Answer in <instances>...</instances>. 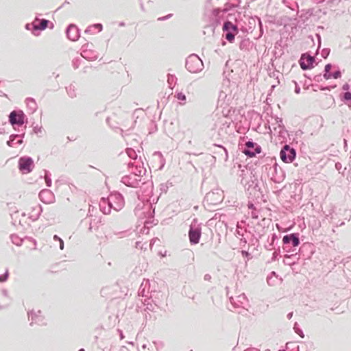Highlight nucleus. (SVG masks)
<instances>
[{
	"instance_id": "nucleus-1",
	"label": "nucleus",
	"mask_w": 351,
	"mask_h": 351,
	"mask_svg": "<svg viewBox=\"0 0 351 351\" xmlns=\"http://www.w3.org/2000/svg\"><path fill=\"white\" fill-rule=\"evenodd\" d=\"M300 243L299 233L286 234L282 238V250L285 252H297V247Z\"/></svg>"
},
{
	"instance_id": "nucleus-2",
	"label": "nucleus",
	"mask_w": 351,
	"mask_h": 351,
	"mask_svg": "<svg viewBox=\"0 0 351 351\" xmlns=\"http://www.w3.org/2000/svg\"><path fill=\"white\" fill-rule=\"evenodd\" d=\"M121 182L125 186L132 188H136L141 185H144L147 189H150L152 191V182L150 181H146L145 179L141 178H138L135 174L130 173L129 175L124 176L121 178Z\"/></svg>"
},
{
	"instance_id": "nucleus-3",
	"label": "nucleus",
	"mask_w": 351,
	"mask_h": 351,
	"mask_svg": "<svg viewBox=\"0 0 351 351\" xmlns=\"http://www.w3.org/2000/svg\"><path fill=\"white\" fill-rule=\"evenodd\" d=\"M185 66L190 73H197L204 69V64L197 55L193 53L186 59Z\"/></svg>"
},
{
	"instance_id": "nucleus-4",
	"label": "nucleus",
	"mask_w": 351,
	"mask_h": 351,
	"mask_svg": "<svg viewBox=\"0 0 351 351\" xmlns=\"http://www.w3.org/2000/svg\"><path fill=\"white\" fill-rule=\"evenodd\" d=\"M202 235V228L197 223V219H194L190 225L189 230V238L191 245H196L199 242Z\"/></svg>"
},
{
	"instance_id": "nucleus-5",
	"label": "nucleus",
	"mask_w": 351,
	"mask_h": 351,
	"mask_svg": "<svg viewBox=\"0 0 351 351\" xmlns=\"http://www.w3.org/2000/svg\"><path fill=\"white\" fill-rule=\"evenodd\" d=\"M223 36L230 43H232L235 36L239 33V29L237 25L233 24L229 21L224 22L223 25Z\"/></svg>"
},
{
	"instance_id": "nucleus-6",
	"label": "nucleus",
	"mask_w": 351,
	"mask_h": 351,
	"mask_svg": "<svg viewBox=\"0 0 351 351\" xmlns=\"http://www.w3.org/2000/svg\"><path fill=\"white\" fill-rule=\"evenodd\" d=\"M8 121L14 128L15 126H22L27 121V117L21 110H12L8 116Z\"/></svg>"
},
{
	"instance_id": "nucleus-7",
	"label": "nucleus",
	"mask_w": 351,
	"mask_h": 351,
	"mask_svg": "<svg viewBox=\"0 0 351 351\" xmlns=\"http://www.w3.org/2000/svg\"><path fill=\"white\" fill-rule=\"evenodd\" d=\"M34 167V162L30 156H25L19 159L18 168L22 173H29L32 171Z\"/></svg>"
},
{
	"instance_id": "nucleus-8",
	"label": "nucleus",
	"mask_w": 351,
	"mask_h": 351,
	"mask_svg": "<svg viewBox=\"0 0 351 351\" xmlns=\"http://www.w3.org/2000/svg\"><path fill=\"white\" fill-rule=\"evenodd\" d=\"M280 156L284 162L291 163L295 159L296 151L289 145L285 144L280 152Z\"/></svg>"
},
{
	"instance_id": "nucleus-9",
	"label": "nucleus",
	"mask_w": 351,
	"mask_h": 351,
	"mask_svg": "<svg viewBox=\"0 0 351 351\" xmlns=\"http://www.w3.org/2000/svg\"><path fill=\"white\" fill-rule=\"evenodd\" d=\"M108 198L110 201V204H111L112 209L116 211L121 210L125 205L124 198L123 195L119 192L115 191L111 193Z\"/></svg>"
},
{
	"instance_id": "nucleus-10",
	"label": "nucleus",
	"mask_w": 351,
	"mask_h": 351,
	"mask_svg": "<svg viewBox=\"0 0 351 351\" xmlns=\"http://www.w3.org/2000/svg\"><path fill=\"white\" fill-rule=\"evenodd\" d=\"M223 197V191L219 189H216L206 194L204 201L208 204L217 205L222 202Z\"/></svg>"
},
{
	"instance_id": "nucleus-11",
	"label": "nucleus",
	"mask_w": 351,
	"mask_h": 351,
	"mask_svg": "<svg viewBox=\"0 0 351 351\" xmlns=\"http://www.w3.org/2000/svg\"><path fill=\"white\" fill-rule=\"evenodd\" d=\"M269 173L271 175V180L275 183L282 182L285 178L284 171L276 162L270 167Z\"/></svg>"
},
{
	"instance_id": "nucleus-12",
	"label": "nucleus",
	"mask_w": 351,
	"mask_h": 351,
	"mask_svg": "<svg viewBox=\"0 0 351 351\" xmlns=\"http://www.w3.org/2000/svg\"><path fill=\"white\" fill-rule=\"evenodd\" d=\"M261 152V147L257 143L250 140L245 143L243 152L248 157L255 156Z\"/></svg>"
},
{
	"instance_id": "nucleus-13",
	"label": "nucleus",
	"mask_w": 351,
	"mask_h": 351,
	"mask_svg": "<svg viewBox=\"0 0 351 351\" xmlns=\"http://www.w3.org/2000/svg\"><path fill=\"white\" fill-rule=\"evenodd\" d=\"M28 318L31 320L30 326L37 324L39 326H43L46 324L45 317L41 315V311H34L32 310L28 312Z\"/></svg>"
},
{
	"instance_id": "nucleus-14",
	"label": "nucleus",
	"mask_w": 351,
	"mask_h": 351,
	"mask_svg": "<svg viewBox=\"0 0 351 351\" xmlns=\"http://www.w3.org/2000/svg\"><path fill=\"white\" fill-rule=\"evenodd\" d=\"M299 62L302 69L306 71L314 67L315 59L314 56L306 53L302 55Z\"/></svg>"
},
{
	"instance_id": "nucleus-15",
	"label": "nucleus",
	"mask_w": 351,
	"mask_h": 351,
	"mask_svg": "<svg viewBox=\"0 0 351 351\" xmlns=\"http://www.w3.org/2000/svg\"><path fill=\"white\" fill-rule=\"evenodd\" d=\"M49 23L47 19H40L36 17L33 21L32 34L36 35V32L45 29Z\"/></svg>"
},
{
	"instance_id": "nucleus-16",
	"label": "nucleus",
	"mask_w": 351,
	"mask_h": 351,
	"mask_svg": "<svg viewBox=\"0 0 351 351\" xmlns=\"http://www.w3.org/2000/svg\"><path fill=\"white\" fill-rule=\"evenodd\" d=\"M67 38L72 41H76L80 38V29L74 24H70L66 29Z\"/></svg>"
},
{
	"instance_id": "nucleus-17",
	"label": "nucleus",
	"mask_w": 351,
	"mask_h": 351,
	"mask_svg": "<svg viewBox=\"0 0 351 351\" xmlns=\"http://www.w3.org/2000/svg\"><path fill=\"white\" fill-rule=\"evenodd\" d=\"M213 147L217 148V150H214L213 153L217 156L215 158H218L219 160L227 161L228 159V150L221 145L213 144Z\"/></svg>"
},
{
	"instance_id": "nucleus-18",
	"label": "nucleus",
	"mask_w": 351,
	"mask_h": 351,
	"mask_svg": "<svg viewBox=\"0 0 351 351\" xmlns=\"http://www.w3.org/2000/svg\"><path fill=\"white\" fill-rule=\"evenodd\" d=\"M88 44L82 46V57L90 61L96 60L98 57L97 53L94 50L88 49Z\"/></svg>"
},
{
	"instance_id": "nucleus-19",
	"label": "nucleus",
	"mask_w": 351,
	"mask_h": 351,
	"mask_svg": "<svg viewBox=\"0 0 351 351\" xmlns=\"http://www.w3.org/2000/svg\"><path fill=\"white\" fill-rule=\"evenodd\" d=\"M38 196L40 201L45 204L52 203L54 200V195L49 189H43Z\"/></svg>"
},
{
	"instance_id": "nucleus-20",
	"label": "nucleus",
	"mask_w": 351,
	"mask_h": 351,
	"mask_svg": "<svg viewBox=\"0 0 351 351\" xmlns=\"http://www.w3.org/2000/svg\"><path fill=\"white\" fill-rule=\"evenodd\" d=\"M128 166L129 169H132L131 173L135 174V176L138 178H141L142 179H145L143 177L145 176L146 173L145 168H144L143 166L141 167L138 165H136L134 167L133 162H129Z\"/></svg>"
},
{
	"instance_id": "nucleus-21",
	"label": "nucleus",
	"mask_w": 351,
	"mask_h": 351,
	"mask_svg": "<svg viewBox=\"0 0 351 351\" xmlns=\"http://www.w3.org/2000/svg\"><path fill=\"white\" fill-rule=\"evenodd\" d=\"M100 210L104 214H110L111 209H112L110 201L108 197H102L99 204Z\"/></svg>"
},
{
	"instance_id": "nucleus-22",
	"label": "nucleus",
	"mask_w": 351,
	"mask_h": 351,
	"mask_svg": "<svg viewBox=\"0 0 351 351\" xmlns=\"http://www.w3.org/2000/svg\"><path fill=\"white\" fill-rule=\"evenodd\" d=\"M149 287L150 284L149 280H143L142 282L138 291V295H141L142 297H146L149 298Z\"/></svg>"
},
{
	"instance_id": "nucleus-23",
	"label": "nucleus",
	"mask_w": 351,
	"mask_h": 351,
	"mask_svg": "<svg viewBox=\"0 0 351 351\" xmlns=\"http://www.w3.org/2000/svg\"><path fill=\"white\" fill-rule=\"evenodd\" d=\"M291 254H286L283 259V263L287 265H294L300 258L298 252H290Z\"/></svg>"
},
{
	"instance_id": "nucleus-24",
	"label": "nucleus",
	"mask_w": 351,
	"mask_h": 351,
	"mask_svg": "<svg viewBox=\"0 0 351 351\" xmlns=\"http://www.w3.org/2000/svg\"><path fill=\"white\" fill-rule=\"evenodd\" d=\"M43 212V208L40 205L38 204L32 208V210L29 213V218L33 221H36Z\"/></svg>"
},
{
	"instance_id": "nucleus-25",
	"label": "nucleus",
	"mask_w": 351,
	"mask_h": 351,
	"mask_svg": "<svg viewBox=\"0 0 351 351\" xmlns=\"http://www.w3.org/2000/svg\"><path fill=\"white\" fill-rule=\"evenodd\" d=\"M230 302L235 307H239L241 305L245 304L247 302V298L244 293L238 295L236 299L233 297L230 298Z\"/></svg>"
},
{
	"instance_id": "nucleus-26",
	"label": "nucleus",
	"mask_w": 351,
	"mask_h": 351,
	"mask_svg": "<svg viewBox=\"0 0 351 351\" xmlns=\"http://www.w3.org/2000/svg\"><path fill=\"white\" fill-rule=\"evenodd\" d=\"M276 240H278V236L276 233H274L270 237H268L267 241V243L265 245V248L267 250H275L274 244Z\"/></svg>"
},
{
	"instance_id": "nucleus-27",
	"label": "nucleus",
	"mask_w": 351,
	"mask_h": 351,
	"mask_svg": "<svg viewBox=\"0 0 351 351\" xmlns=\"http://www.w3.org/2000/svg\"><path fill=\"white\" fill-rule=\"evenodd\" d=\"M282 3L289 9L299 13V5L297 0H282Z\"/></svg>"
},
{
	"instance_id": "nucleus-28",
	"label": "nucleus",
	"mask_w": 351,
	"mask_h": 351,
	"mask_svg": "<svg viewBox=\"0 0 351 351\" xmlns=\"http://www.w3.org/2000/svg\"><path fill=\"white\" fill-rule=\"evenodd\" d=\"M232 5L230 4V3H226L224 5V8L223 9L221 8H215L213 10V14L215 16H218L219 14L221 13V12H228L232 8Z\"/></svg>"
},
{
	"instance_id": "nucleus-29",
	"label": "nucleus",
	"mask_w": 351,
	"mask_h": 351,
	"mask_svg": "<svg viewBox=\"0 0 351 351\" xmlns=\"http://www.w3.org/2000/svg\"><path fill=\"white\" fill-rule=\"evenodd\" d=\"M97 30V32H101L103 29V25L101 23H95L94 25L88 26L86 30L85 33L86 34H94L95 32V30Z\"/></svg>"
},
{
	"instance_id": "nucleus-30",
	"label": "nucleus",
	"mask_w": 351,
	"mask_h": 351,
	"mask_svg": "<svg viewBox=\"0 0 351 351\" xmlns=\"http://www.w3.org/2000/svg\"><path fill=\"white\" fill-rule=\"evenodd\" d=\"M27 108L32 112H34L37 109V104L34 99L28 97L25 100Z\"/></svg>"
},
{
	"instance_id": "nucleus-31",
	"label": "nucleus",
	"mask_w": 351,
	"mask_h": 351,
	"mask_svg": "<svg viewBox=\"0 0 351 351\" xmlns=\"http://www.w3.org/2000/svg\"><path fill=\"white\" fill-rule=\"evenodd\" d=\"M341 100L349 107H351V93L346 91L341 94Z\"/></svg>"
},
{
	"instance_id": "nucleus-32",
	"label": "nucleus",
	"mask_w": 351,
	"mask_h": 351,
	"mask_svg": "<svg viewBox=\"0 0 351 351\" xmlns=\"http://www.w3.org/2000/svg\"><path fill=\"white\" fill-rule=\"evenodd\" d=\"M313 14V9L310 8L307 10H302L301 14L300 15V18L302 20L306 21L308 20L310 16Z\"/></svg>"
},
{
	"instance_id": "nucleus-33",
	"label": "nucleus",
	"mask_w": 351,
	"mask_h": 351,
	"mask_svg": "<svg viewBox=\"0 0 351 351\" xmlns=\"http://www.w3.org/2000/svg\"><path fill=\"white\" fill-rule=\"evenodd\" d=\"M245 221L241 220V221L237 223V229H236V235L237 237H243L244 231L243 229V226L245 224Z\"/></svg>"
},
{
	"instance_id": "nucleus-34",
	"label": "nucleus",
	"mask_w": 351,
	"mask_h": 351,
	"mask_svg": "<svg viewBox=\"0 0 351 351\" xmlns=\"http://www.w3.org/2000/svg\"><path fill=\"white\" fill-rule=\"evenodd\" d=\"M66 93L71 98H74L77 96L76 87L74 84H71L69 86L66 87Z\"/></svg>"
},
{
	"instance_id": "nucleus-35",
	"label": "nucleus",
	"mask_w": 351,
	"mask_h": 351,
	"mask_svg": "<svg viewBox=\"0 0 351 351\" xmlns=\"http://www.w3.org/2000/svg\"><path fill=\"white\" fill-rule=\"evenodd\" d=\"M251 46V42L249 38L243 39L239 44V48L241 50H249L250 47Z\"/></svg>"
},
{
	"instance_id": "nucleus-36",
	"label": "nucleus",
	"mask_w": 351,
	"mask_h": 351,
	"mask_svg": "<svg viewBox=\"0 0 351 351\" xmlns=\"http://www.w3.org/2000/svg\"><path fill=\"white\" fill-rule=\"evenodd\" d=\"M19 134H11L9 137V140L7 141V145L10 147H15V143L14 142L15 141H16V139L19 138Z\"/></svg>"
},
{
	"instance_id": "nucleus-37",
	"label": "nucleus",
	"mask_w": 351,
	"mask_h": 351,
	"mask_svg": "<svg viewBox=\"0 0 351 351\" xmlns=\"http://www.w3.org/2000/svg\"><path fill=\"white\" fill-rule=\"evenodd\" d=\"M332 65L330 63L326 64L323 74L324 79L326 80L330 79L329 75L331 73L330 69H332Z\"/></svg>"
},
{
	"instance_id": "nucleus-38",
	"label": "nucleus",
	"mask_w": 351,
	"mask_h": 351,
	"mask_svg": "<svg viewBox=\"0 0 351 351\" xmlns=\"http://www.w3.org/2000/svg\"><path fill=\"white\" fill-rule=\"evenodd\" d=\"M258 21V26H259V28H260V31H261V34L263 33V24H262V21L261 20V19L258 16H255V17H252L250 19V21H249V23L250 24H254L256 23V21Z\"/></svg>"
},
{
	"instance_id": "nucleus-39",
	"label": "nucleus",
	"mask_w": 351,
	"mask_h": 351,
	"mask_svg": "<svg viewBox=\"0 0 351 351\" xmlns=\"http://www.w3.org/2000/svg\"><path fill=\"white\" fill-rule=\"evenodd\" d=\"M10 239L12 242L13 244L17 245V246H21L23 243V240L21 238H20L18 235L16 234H11L10 235Z\"/></svg>"
},
{
	"instance_id": "nucleus-40",
	"label": "nucleus",
	"mask_w": 351,
	"mask_h": 351,
	"mask_svg": "<svg viewBox=\"0 0 351 351\" xmlns=\"http://www.w3.org/2000/svg\"><path fill=\"white\" fill-rule=\"evenodd\" d=\"M125 152H126L127 155L128 156V157L130 158L131 159L136 160L137 158V156H138L137 154L134 149L127 148L125 149Z\"/></svg>"
},
{
	"instance_id": "nucleus-41",
	"label": "nucleus",
	"mask_w": 351,
	"mask_h": 351,
	"mask_svg": "<svg viewBox=\"0 0 351 351\" xmlns=\"http://www.w3.org/2000/svg\"><path fill=\"white\" fill-rule=\"evenodd\" d=\"M45 172V180L47 186L50 187L51 186L52 182L50 178V173L47 170H44Z\"/></svg>"
},
{
	"instance_id": "nucleus-42",
	"label": "nucleus",
	"mask_w": 351,
	"mask_h": 351,
	"mask_svg": "<svg viewBox=\"0 0 351 351\" xmlns=\"http://www.w3.org/2000/svg\"><path fill=\"white\" fill-rule=\"evenodd\" d=\"M276 123L278 124V128L280 129V133H281L282 131H286L285 127L282 122V119L279 117H276L275 119Z\"/></svg>"
},
{
	"instance_id": "nucleus-43",
	"label": "nucleus",
	"mask_w": 351,
	"mask_h": 351,
	"mask_svg": "<svg viewBox=\"0 0 351 351\" xmlns=\"http://www.w3.org/2000/svg\"><path fill=\"white\" fill-rule=\"evenodd\" d=\"M109 228L112 231V232L114 235H118V236H120L121 237H122L123 234L125 232V230L116 231L114 230V225L112 222L109 224Z\"/></svg>"
},
{
	"instance_id": "nucleus-44",
	"label": "nucleus",
	"mask_w": 351,
	"mask_h": 351,
	"mask_svg": "<svg viewBox=\"0 0 351 351\" xmlns=\"http://www.w3.org/2000/svg\"><path fill=\"white\" fill-rule=\"evenodd\" d=\"M293 329L295 333H297L300 337L304 338V334L302 331V330L299 327L297 322L295 323Z\"/></svg>"
},
{
	"instance_id": "nucleus-45",
	"label": "nucleus",
	"mask_w": 351,
	"mask_h": 351,
	"mask_svg": "<svg viewBox=\"0 0 351 351\" xmlns=\"http://www.w3.org/2000/svg\"><path fill=\"white\" fill-rule=\"evenodd\" d=\"M53 239L54 241H58L59 243V247L61 250H62L64 246L63 240L56 234L53 236Z\"/></svg>"
},
{
	"instance_id": "nucleus-46",
	"label": "nucleus",
	"mask_w": 351,
	"mask_h": 351,
	"mask_svg": "<svg viewBox=\"0 0 351 351\" xmlns=\"http://www.w3.org/2000/svg\"><path fill=\"white\" fill-rule=\"evenodd\" d=\"M252 184L249 185L247 190H250L251 187H253L254 190L261 192V187L258 186V182L256 181L255 182V181H252Z\"/></svg>"
},
{
	"instance_id": "nucleus-47",
	"label": "nucleus",
	"mask_w": 351,
	"mask_h": 351,
	"mask_svg": "<svg viewBox=\"0 0 351 351\" xmlns=\"http://www.w3.org/2000/svg\"><path fill=\"white\" fill-rule=\"evenodd\" d=\"M329 76H330V78L338 79V78L341 77V72L340 71V70H337L335 72L331 73L329 75Z\"/></svg>"
},
{
	"instance_id": "nucleus-48",
	"label": "nucleus",
	"mask_w": 351,
	"mask_h": 351,
	"mask_svg": "<svg viewBox=\"0 0 351 351\" xmlns=\"http://www.w3.org/2000/svg\"><path fill=\"white\" fill-rule=\"evenodd\" d=\"M19 134V138L16 139V141L15 143V146L16 145H21L23 143V138L25 136V132H23L21 134Z\"/></svg>"
},
{
	"instance_id": "nucleus-49",
	"label": "nucleus",
	"mask_w": 351,
	"mask_h": 351,
	"mask_svg": "<svg viewBox=\"0 0 351 351\" xmlns=\"http://www.w3.org/2000/svg\"><path fill=\"white\" fill-rule=\"evenodd\" d=\"M175 97L180 101H185L186 99V95L182 92L176 93Z\"/></svg>"
},
{
	"instance_id": "nucleus-50",
	"label": "nucleus",
	"mask_w": 351,
	"mask_h": 351,
	"mask_svg": "<svg viewBox=\"0 0 351 351\" xmlns=\"http://www.w3.org/2000/svg\"><path fill=\"white\" fill-rule=\"evenodd\" d=\"M9 277V271L8 269H6L5 273L2 275H0V282H5Z\"/></svg>"
},
{
	"instance_id": "nucleus-51",
	"label": "nucleus",
	"mask_w": 351,
	"mask_h": 351,
	"mask_svg": "<svg viewBox=\"0 0 351 351\" xmlns=\"http://www.w3.org/2000/svg\"><path fill=\"white\" fill-rule=\"evenodd\" d=\"M330 49L328 48H324L322 49V52H321V56L323 58L326 59L328 58V56H329L330 54Z\"/></svg>"
},
{
	"instance_id": "nucleus-52",
	"label": "nucleus",
	"mask_w": 351,
	"mask_h": 351,
	"mask_svg": "<svg viewBox=\"0 0 351 351\" xmlns=\"http://www.w3.org/2000/svg\"><path fill=\"white\" fill-rule=\"evenodd\" d=\"M280 247H278L277 250H275L274 252L272 254V257H271L272 261H275L278 260V257L280 254Z\"/></svg>"
},
{
	"instance_id": "nucleus-53",
	"label": "nucleus",
	"mask_w": 351,
	"mask_h": 351,
	"mask_svg": "<svg viewBox=\"0 0 351 351\" xmlns=\"http://www.w3.org/2000/svg\"><path fill=\"white\" fill-rule=\"evenodd\" d=\"M335 169L339 171V173H342L343 175L344 174V171H343L342 172L341 171V170L342 169V165L341 162H337L335 163ZM346 168H344L343 170H346Z\"/></svg>"
},
{
	"instance_id": "nucleus-54",
	"label": "nucleus",
	"mask_w": 351,
	"mask_h": 351,
	"mask_svg": "<svg viewBox=\"0 0 351 351\" xmlns=\"http://www.w3.org/2000/svg\"><path fill=\"white\" fill-rule=\"evenodd\" d=\"M324 77L322 74L315 75L313 76V80L315 82H320L322 81Z\"/></svg>"
},
{
	"instance_id": "nucleus-55",
	"label": "nucleus",
	"mask_w": 351,
	"mask_h": 351,
	"mask_svg": "<svg viewBox=\"0 0 351 351\" xmlns=\"http://www.w3.org/2000/svg\"><path fill=\"white\" fill-rule=\"evenodd\" d=\"M80 58H75L73 60V66L74 69H77L80 66Z\"/></svg>"
},
{
	"instance_id": "nucleus-56",
	"label": "nucleus",
	"mask_w": 351,
	"mask_h": 351,
	"mask_svg": "<svg viewBox=\"0 0 351 351\" xmlns=\"http://www.w3.org/2000/svg\"><path fill=\"white\" fill-rule=\"evenodd\" d=\"M82 224H87V223H88V231L89 232H92L93 231V226L92 225V222H90V221L88 222V221H86V219H84V220L82 221Z\"/></svg>"
},
{
	"instance_id": "nucleus-57",
	"label": "nucleus",
	"mask_w": 351,
	"mask_h": 351,
	"mask_svg": "<svg viewBox=\"0 0 351 351\" xmlns=\"http://www.w3.org/2000/svg\"><path fill=\"white\" fill-rule=\"evenodd\" d=\"M293 82L295 84V93L296 94H299L300 93V87L298 85V84L295 81H293Z\"/></svg>"
},
{
	"instance_id": "nucleus-58",
	"label": "nucleus",
	"mask_w": 351,
	"mask_h": 351,
	"mask_svg": "<svg viewBox=\"0 0 351 351\" xmlns=\"http://www.w3.org/2000/svg\"><path fill=\"white\" fill-rule=\"evenodd\" d=\"M173 16L172 14H169L165 16H162V17H160L158 19V21H165V20H167L169 19H170L171 16Z\"/></svg>"
},
{
	"instance_id": "nucleus-59",
	"label": "nucleus",
	"mask_w": 351,
	"mask_h": 351,
	"mask_svg": "<svg viewBox=\"0 0 351 351\" xmlns=\"http://www.w3.org/2000/svg\"><path fill=\"white\" fill-rule=\"evenodd\" d=\"M251 216L253 219H258V212L256 210H252L251 213Z\"/></svg>"
},
{
	"instance_id": "nucleus-60",
	"label": "nucleus",
	"mask_w": 351,
	"mask_h": 351,
	"mask_svg": "<svg viewBox=\"0 0 351 351\" xmlns=\"http://www.w3.org/2000/svg\"><path fill=\"white\" fill-rule=\"evenodd\" d=\"M241 254L243 257H247V258L251 256L250 254L247 251H245V250H242Z\"/></svg>"
},
{
	"instance_id": "nucleus-61",
	"label": "nucleus",
	"mask_w": 351,
	"mask_h": 351,
	"mask_svg": "<svg viewBox=\"0 0 351 351\" xmlns=\"http://www.w3.org/2000/svg\"><path fill=\"white\" fill-rule=\"evenodd\" d=\"M241 237L240 238V243L241 244H243L244 245L245 244H247V241L246 238H245L244 236L243 237Z\"/></svg>"
},
{
	"instance_id": "nucleus-62",
	"label": "nucleus",
	"mask_w": 351,
	"mask_h": 351,
	"mask_svg": "<svg viewBox=\"0 0 351 351\" xmlns=\"http://www.w3.org/2000/svg\"><path fill=\"white\" fill-rule=\"evenodd\" d=\"M32 28H33V22L32 23H27L25 25L26 29L32 31Z\"/></svg>"
},
{
	"instance_id": "nucleus-63",
	"label": "nucleus",
	"mask_w": 351,
	"mask_h": 351,
	"mask_svg": "<svg viewBox=\"0 0 351 351\" xmlns=\"http://www.w3.org/2000/svg\"><path fill=\"white\" fill-rule=\"evenodd\" d=\"M34 130V133L38 134V133L41 132V128L38 127L37 125V126L34 127V130Z\"/></svg>"
},
{
	"instance_id": "nucleus-64",
	"label": "nucleus",
	"mask_w": 351,
	"mask_h": 351,
	"mask_svg": "<svg viewBox=\"0 0 351 351\" xmlns=\"http://www.w3.org/2000/svg\"><path fill=\"white\" fill-rule=\"evenodd\" d=\"M342 89L343 90H346V92L348 91V90L350 89V85L348 83L344 84L342 86Z\"/></svg>"
}]
</instances>
